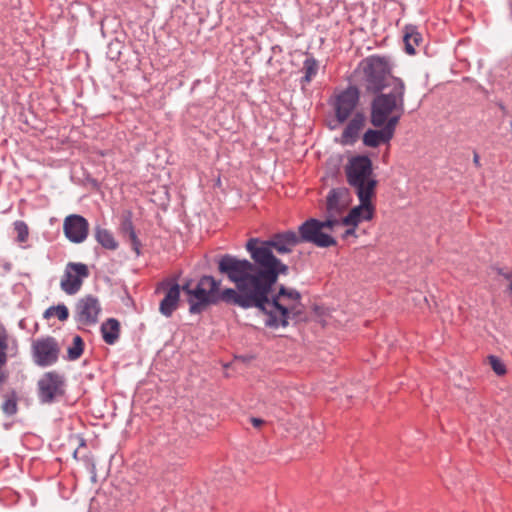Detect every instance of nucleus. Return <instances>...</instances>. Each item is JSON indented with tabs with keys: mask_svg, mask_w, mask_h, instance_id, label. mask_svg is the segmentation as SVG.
I'll return each mask as SVG.
<instances>
[{
	"mask_svg": "<svg viewBox=\"0 0 512 512\" xmlns=\"http://www.w3.org/2000/svg\"><path fill=\"white\" fill-rule=\"evenodd\" d=\"M101 307L98 299L87 295L78 300L75 306V320L82 326H93L98 322Z\"/></svg>",
	"mask_w": 512,
	"mask_h": 512,
	"instance_id": "f8f14e48",
	"label": "nucleus"
},
{
	"mask_svg": "<svg viewBox=\"0 0 512 512\" xmlns=\"http://www.w3.org/2000/svg\"><path fill=\"white\" fill-rule=\"evenodd\" d=\"M95 238L106 249L115 250L118 247L113 234L107 229L97 227L95 229Z\"/></svg>",
	"mask_w": 512,
	"mask_h": 512,
	"instance_id": "4be33fe9",
	"label": "nucleus"
},
{
	"mask_svg": "<svg viewBox=\"0 0 512 512\" xmlns=\"http://www.w3.org/2000/svg\"><path fill=\"white\" fill-rule=\"evenodd\" d=\"M336 201H337V197H336V193L334 190L330 191L328 196H327V205H328V208L331 209L335 206L336 204Z\"/></svg>",
	"mask_w": 512,
	"mask_h": 512,
	"instance_id": "c756f323",
	"label": "nucleus"
},
{
	"mask_svg": "<svg viewBox=\"0 0 512 512\" xmlns=\"http://www.w3.org/2000/svg\"><path fill=\"white\" fill-rule=\"evenodd\" d=\"M473 162L476 166H480V157L477 153L474 154Z\"/></svg>",
	"mask_w": 512,
	"mask_h": 512,
	"instance_id": "473e14b6",
	"label": "nucleus"
},
{
	"mask_svg": "<svg viewBox=\"0 0 512 512\" xmlns=\"http://www.w3.org/2000/svg\"><path fill=\"white\" fill-rule=\"evenodd\" d=\"M382 129H368L362 137L363 144L366 147L376 148L381 144L389 143L394 137L395 130L387 126Z\"/></svg>",
	"mask_w": 512,
	"mask_h": 512,
	"instance_id": "a211bd4d",
	"label": "nucleus"
},
{
	"mask_svg": "<svg viewBox=\"0 0 512 512\" xmlns=\"http://www.w3.org/2000/svg\"><path fill=\"white\" fill-rule=\"evenodd\" d=\"M18 353V341L7 330L5 325L0 321V368L7 362L9 356Z\"/></svg>",
	"mask_w": 512,
	"mask_h": 512,
	"instance_id": "dca6fc26",
	"label": "nucleus"
},
{
	"mask_svg": "<svg viewBox=\"0 0 512 512\" xmlns=\"http://www.w3.org/2000/svg\"><path fill=\"white\" fill-rule=\"evenodd\" d=\"M218 270L234 283L236 288H226L220 291L221 282L212 276L201 277L194 288L186 283L182 289L188 296L190 313H200L206 306L221 301L244 309L246 290L242 288V285L248 283V272L251 270L250 261L225 254L218 260Z\"/></svg>",
	"mask_w": 512,
	"mask_h": 512,
	"instance_id": "f257e3e1",
	"label": "nucleus"
},
{
	"mask_svg": "<svg viewBox=\"0 0 512 512\" xmlns=\"http://www.w3.org/2000/svg\"><path fill=\"white\" fill-rule=\"evenodd\" d=\"M488 361H489V364L492 368V370L499 376H502L504 374H506V366L505 364L502 362L501 359H499L498 357L494 356V355H490L488 357Z\"/></svg>",
	"mask_w": 512,
	"mask_h": 512,
	"instance_id": "cd10ccee",
	"label": "nucleus"
},
{
	"mask_svg": "<svg viewBox=\"0 0 512 512\" xmlns=\"http://www.w3.org/2000/svg\"><path fill=\"white\" fill-rule=\"evenodd\" d=\"M43 317L45 319H50L52 317H57L60 321H66L69 317V310L64 304H58L56 306H51L45 310Z\"/></svg>",
	"mask_w": 512,
	"mask_h": 512,
	"instance_id": "b1692460",
	"label": "nucleus"
},
{
	"mask_svg": "<svg viewBox=\"0 0 512 512\" xmlns=\"http://www.w3.org/2000/svg\"><path fill=\"white\" fill-rule=\"evenodd\" d=\"M84 351V341L79 335H75L72 338L71 345L67 348V360L76 361L78 360Z\"/></svg>",
	"mask_w": 512,
	"mask_h": 512,
	"instance_id": "5701e85b",
	"label": "nucleus"
},
{
	"mask_svg": "<svg viewBox=\"0 0 512 512\" xmlns=\"http://www.w3.org/2000/svg\"><path fill=\"white\" fill-rule=\"evenodd\" d=\"M389 92L378 94L371 103L370 122L374 127H396L405 112L404 82L395 78L392 80Z\"/></svg>",
	"mask_w": 512,
	"mask_h": 512,
	"instance_id": "20e7f679",
	"label": "nucleus"
},
{
	"mask_svg": "<svg viewBox=\"0 0 512 512\" xmlns=\"http://www.w3.org/2000/svg\"><path fill=\"white\" fill-rule=\"evenodd\" d=\"M2 410L6 415H14L17 412V396L15 393H11L6 396L3 404Z\"/></svg>",
	"mask_w": 512,
	"mask_h": 512,
	"instance_id": "a878e982",
	"label": "nucleus"
},
{
	"mask_svg": "<svg viewBox=\"0 0 512 512\" xmlns=\"http://www.w3.org/2000/svg\"><path fill=\"white\" fill-rule=\"evenodd\" d=\"M339 225L340 221L338 219L329 218L320 221L310 218L299 226L301 242L311 243L320 248L335 246L337 242L331 233Z\"/></svg>",
	"mask_w": 512,
	"mask_h": 512,
	"instance_id": "39448f33",
	"label": "nucleus"
},
{
	"mask_svg": "<svg viewBox=\"0 0 512 512\" xmlns=\"http://www.w3.org/2000/svg\"><path fill=\"white\" fill-rule=\"evenodd\" d=\"M89 276L88 266L80 262H69L66 264L64 273L60 280V288L67 295L77 294L84 279Z\"/></svg>",
	"mask_w": 512,
	"mask_h": 512,
	"instance_id": "9d476101",
	"label": "nucleus"
},
{
	"mask_svg": "<svg viewBox=\"0 0 512 512\" xmlns=\"http://www.w3.org/2000/svg\"><path fill=\"white\" fill-rule=\"evenodd\" d=\"M161 286L166 289V294L160 302L159 311L165 317H170L179 305L180 286L171 282L162 283Z\"/></svg>",
	"mask_w": 512,
	"mask_h": 512,
	"instance_id": "2eb2a0df",
	"label": "nucleus"
},
{
	"mask_svg": "<svg viewBox=\"0 0 512 512\" xmlns=\"http://www.w3.org/2000/svg\"><path fill=\"white\" fill-rule=\"evenodd\" d=\"M355 228L354 226H350V228H348L344 234H343V238H348L349 236H355Z\"/></svg>",
	"mask_w": 512,
	"mask_h": 512,
	"instance_id": "7c9ffc66",
	"label": "nucleus"
},
{
	"mask_svg": "<svg viewBox=\"0 0 512 512\" xmlns=\"http://www.w3.org/2000/svg\"><path fill=\"white\" fill-rule=\"evenodd\" d=\"M359 102V91L354 86H349L345 90L335 94L333 107L335 116L340 123L345 122Z\"/></svg>",
	"mask_w": 512,
	"mask_h": 512,
	"instance_id": "9b49d317",
	"label": "nucleus"
},
{
	"mask_svg": "<svg viewBox=\"0 0 512 512\" xmlns=\"http://www.w3.org/2000/svg\"><path fill=\"white\" fill-rule=\"evenodd\" d=\"M366 124V117L363 113H356L348 122L341 134V143L343 145H352L358 138L360 132Z\"/></svg>",
	"mask_w": 512,
	"mask_h": 512,
	"instance_id": "f3484780",
	"label": "nucleus"
},
{
	"mask_svg": "<svg viewBox=\"0 0 512 512\" xmlns=\"http://www.w3.org/2000/svg\"><path fill=\"white\" fill-rule=\"evenodd\" d=\"M500 276H502L507 281V291L512 293V273L504 272L503 270H498Z\"/></svg>",
	"mask_w": 512,
	"mask_h": 512,
	"instance_id": "c85d7f7f",
	"label": "nucleus"
},
{
	"mask_svg": "<svg viewBox=\"0 0 512 512\" xmlns=\"http://www.w3.org/2000/svg\"><path fill=\"white\" fill-rule=\"evenodd\" d=\"M101 334L105 343L113 345L120 336V324L114 318H109L101 325Z\"/></svg>",
	"mask_w": 512,
	"mask_h": 512,
	"instance_id": "6ab92c4d",
	"label": "nucleus"
},
{
	"mask_svg": "<svg viewBox=\"0 0 512 512\" xmlns=\"http://www.w3.org/2000/svg\"><path fill=\"white\" fill-rule=\"evenodd\" d=\"M364 73V85L369 92L377 93L384 88H390L392 80L389 78L387 62L380 57L367 58L362 63Z\"/></svg>",
	"mask_w": 512,
	"mask_h": 512,
	"instance_id": "0eeeda50",
	"label": "nucleus"
},
{
	"mask_svg": "<svg viewBox=\"0 0 512 512\" xmlns=\"http://www.w3.org/2000/svg\"><path fill=\"white\" fill-rule=\"evenodd\" d=\"M63 232L65 237L72 243L84 242L89 234V223L81 215L71 214L63 221Z\"/></svg>",
	"mask_w": 512,
	"mask_h": 512,
	"instance_id": "ddd939ff",
	"label": "nucleus"
},
{
	"mask_svg": "<svg viewBox=\"0 0 512 512\" xmlns=\"http://www.w3.org/2000/svg\"><path fill=\"white\" fill-rule=\"evenodd\" d=\"M14 230L17 233V241L24 243L29 237V228L24 221L18 220L14 222Z\"/></svg>",
	"mask_w": 512,
	"mask_h": 512,
	"instance_id": "bb28decb",
	"label": "nucleus"
},
{
	"mask_svg": "<svg viewBox=\"0 0 512 512\" xmlns=\"http://www.w3.org/2000/svg\"><path fill=\"white\" fill-rule=\"evenodd\" d=\"M251 423L254 427L258 428L264 423V421L260 418H252Z\"/></svg>",
	"mask_w": 512,
	"mask_h": 512,
	"instance_id": "2f4dec72",
	"label": "nucleus"
},
{
	"mask_svg": "<svg viewBox=\"0 0 512 512\" xmlns=\"http://www.w3.org/2000/svg\"><path fill=\"white\" fill-rule=\"evenodd\" d=\"M319 70V62L314 57H307L303 62L302 71L304 76L301 79L302 85L309 84L317 75Z\"/></svg>",
	"mask_w": 512,
	"mask_h": 512,
	"instance_id": "412c9836",
	"label": "nucleus"
},
{
	"mask_svg": "<svg viewBox=\"0 0 512 512\" xmlns=\"http://www.w3.org/2000/svg\"><path fill=\"white\" fill-rule=\"evenodd\" d=\"M66 381L57 371L45 372L37 381V395L42 404H51L65 394Z\"/></svg>",
	"mask_w": 512,
	"mask_h": 512,
	"instance_id": "6e6552de",
	"label": "nucleus"
},
{
	"mask_svg": "<svg viewBox=\"0 0 512 512\" xmlns=\"http://www.w3.org/2000/svg\"><path fill=\"white\" fill-rule=\"evenodd\" d=\"M348 183L356 189L357 195H374L376 180L372 177V162L366 156H358L349 162L346 168Z\"/></svg>",
	"mask_w": 512,
	"mask_h": 512,
	"instance_id": "423d86ee",
	"label": "nucleus"
},
{
	"mask_svg": "<svg viewBox=\"0 0 512 512\" xmlns=\"http://www.w3.org/2000/svg\"><path fill=\"white\" fill-rule=\"evenodd\" d=\"M31 353L33 362L37 366L48 367L57 363L60 346L54 337H41L32 342Z\"/></svg>",
	"mask_w": 512,
	"mask_h": 512,
	"instance_id": "1a4fd4ad",
	"label": "nucleus"
},
{
	"mask_svg": "<svg viewBox=\"0 0 512 512\" xmlns=\"http://www.w3.org/2000/svg\"><path fill=\"white\" fill-rule=\"evenodd\" d=\"M123 231L127 235V238L131 244L132 249L135 251V253L137 255H139L141 243H140L139 239L137 238L136 232H135L133 225L130 221H126L123 224Z\"/></svg>",
	"mask_w": 512,
	"mask_h": 512,
	"instance_id": "393cba45",
	"label": "nucleus"
},
{
	"mask_svg": "<svg viewBox=\"0 0 512 512\" xmlns=\"http://www.w3.org/2000/svg\"><path fill=\"white\" fill-rule=\"evenodd\" d=\"M299 243V233L292 230L276 233L266 241L258 238L249 239L246 249L253 262L250 261L251 270L248 275H262L263 279L268 278L271 281L281 274H287L288 266L274 255L273 250L278 254H288Z\"/></svg>",
	"mask_w": 512,
	"mask_h": 512,
	"instance_id": "7ed1b4c3",
	"label": "nucleus"
},
{
	"mask_svg": "<svg viewBox=\"0 0 512 512\" xmlns=\"http://www.w3.org/2000/svg\"><path fill=\"white\" fill-rule=\"evenodd\" d=\"M404 43L406 52L410 55L415 54V47L422 42V36L414 26H406L404 30Z\"/></svg>",
	"mask_w": 512,
	"mask_h": 512,
	"instance_id": "aec40b11",
	"label": "nucleus"
},
{
	"mask_svg": "<svg viewBox=\"0 0 512 512\" xmlns=\"http://www.w3.org/2000/svg\"><path fill=\"white\" fill-rule=\"evenodd\" d=\"M278 277L273 280L262 278V275L248 276V283L243 284L246 290L244 309L257 308L267 318L265 324L271 328L286 327L289 320L303 313L300 293L291 288L281 286L276 295L270 297L272 287Z\"/></svg>",
	"mask_w": 512,
	"mask_h": 512,
	"instance_id": "f03ea898",
	"label": "nucleus"
},
{
	"mask_svg": "<svg viewBox=\"0 0 512 512\" xmlns=\"http://www.w3.org/2000/svg\"><path fill=\"white\" fill-rule=\"evenodd\" d=\"M357 196L359 198L360 204L352 208L346 217H344L342 220H339V226L345 225L357 227L360 222L369 221L373 218L374 208L371 204L372 196H368L363 192Z\"/></svg>",
	"mask_w": 512,
	"mask_h": 512,
	"instance_id": "4468645a",
	"label": "nucleus"
}]
</instances>
